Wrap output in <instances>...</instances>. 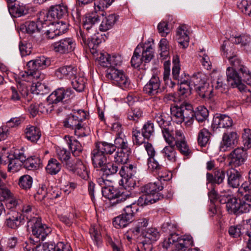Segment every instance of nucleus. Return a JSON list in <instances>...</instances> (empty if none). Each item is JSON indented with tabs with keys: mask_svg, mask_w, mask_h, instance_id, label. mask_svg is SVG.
Segmentation results:
<instances>
[{
	"mask_svg": "<svg viewBox=\"0 0 251 251\" xmlns=\"http://www.w3.org/2000/svg\"><path fill=\"white\" fill-rule=\"evenodd\" d=\"M226 209L235 214L248 213L251 209V182L245 181L238 189L237 196L228 200Z\"/></svg>",
	"mask_w": 251,
	"mask_h": 251,
	"instance_id": "obj_1",
	"label": "nucleus"
},
{
	"mask_svg": "<svg viewBox=\"0 0 251 251\" xmlns=\"http://www.w3.org/2000/svg\"><path fill=\"white\" fill-rule=\"evenodd\" d=\"M86 118V113L81 109L74 110L68 115L64 120V126L74 130L75 134L78 137L87 136L90 134V130L85 127L83 121Z\"/></svg>",
	"mask_w": 251,
	"mask_h": 251,
	"instance_id": "obj_2",
	"label": "nucleus"
},
{
	"mask_svg": "<svg viewBox=\"0 0 251 251\" xmlns=\"http://www.w3.org/2000/svg\"><path fill=\"white\" fill-rule=\"evenodd\" d=\"M172 119L177 124L183 122L187 126H190L194 121L195 111L192 105L183 102L180 106H175L171 108Z\"/></svg>",
	"mask_w": 251,
	"mask_h": 251,
	"instance_id": "obj_3",
	"label": "nucleus"
},
{
	"mask_svg": "<svg viewBox=\"0 0 251 251\" xmlns=\"http://www.w3.org/2000/svg\"><path fill=\"white\" fill-rule=\"evenodd\" d=\"M73 93L70 88H59L52 92L47 98V101L38 105V110L41 113H49L53 110V103H57L64 99L70 98Z\"/></svg>",
	"mask_w": 251,
	"mask_h": 251,
	"instance_id": "obj_4",
	"label": "nucleus"
},
{
	"mask_svg": "<svg viewBox=\"0 0 251 251\" xmlns=\"http://www.w3.org/2000/svg\"><path fill=\"white\" fill-rule=\"evenodd\" d=\"M192 246L193 238L190 235L180 237L177 234H173L171 237L165 239L162 243L164 248L171 249L175 251H185Z\"/></svg>",
	"mask_w": 251,
	"mask_h": 251,
	"instance_id": "obj_5",
	"label": "nucleus"
},
{
	"mask_svg": "<svg viewBox=\"0 0 251 251\" xmlns=\"http://www.w3.org/2000/svg\"><path fill=\"white\" fill-rule=\"evenodd\" d=\"M51 64L50 58L45 56L37 57L35 59L28 61L27 63L28 71L25 72L28 77H33L34 79L40 80L45 78V75L41 73L40 70L45 69Z\"/></svg>",
	"mask_w": 251,
	"mask_h": 251,
	"instance_id": "obj_6",
	"label": "nucleus"
},
{
	"mask_svg": "<svg viewBox=\"0 0 251 251\" xmlns=\"http://www.w3.org/2000/svg\"><path fill=\"white\" fill-rule=\"evenodd\" d=\"M27 227L31 229L32 234L39 241H44L51 232V229L46 224L42 223L39 217H32L27 222Z\"/></svg>",
	"mask_w": 251,
	"mask_h": 251,
	"instance_id": "obj_7",
	"label": "nucleus"
},
{
	"mask_svg": "<svg viewBox=\"0 0 251 251\" xmlns=\"http://www.w3.org/2000/svg\"><path fill=\"white\" fill-rule=\"evenodd\" d=\"M138 211L135 203L132 202L127 205L121 215L115 217L113 221V225L116 228H123L126 226L133 221V215Z\"/></svg>",
	"mask_w": 251,
	"mask_h": 251,
	"instance_id": "obj_8",
	"label": "nucleus"
},
{
	"mask_svg": "<svg viewBox=\"0 0 251 251\" xmlns=\"http://www.w3.org/2000/svg\"><path fill=\"white\" fill-rule=\"evenodd\" d=\"M101 193L104 197L110 200H116L113 202L114 204L124 202L130 197V194L126 192L119 191L109 185L107 186H102Z\"/></svg>",
	"mask_w": 251,
	"mask_h": 251,
	"instance_id": "obj_9",
	"label": "nucleus"
},
{
	"mask_svg": "<svg viewBox=\"0 0 251 251\" xmlns=\"http://www.w3.org/2000/svg\"><path fill=\"white\" fill-rule=\"evenodd\" d=\"M107 77L114 84L123 89H126L129 86L130 80L122 70L109 68L107 71Z\"/></svg>",
	"mask_w": 251,
	"mask_h": 251,
	"instance_id": "obj_10",
	"label": "nucleus"
},
{
	"mask_svg": "<svg viewBox=\"0 0 251 251\" xmlns=\"http://www.w3.org/2000/svg\"><path fill=\"white\" fill-rule=\"evenodd\" d=\"M75 45V40L72 38L68 37L52 43L51 48L54 52L63 54L73 51Z\"/></svg>",
	"mask_w": 251,
	"mask_h": 251,
	"instance_id": "obj_11",
	"label": "nucleus"
},
{
	"mask_svg": "<svg viewBox=\"0 0 251 251\" xmlns=\"http://www.w3.org/2000/svg\"><path fill=\"white\" fill-rule=\"evenodd\" d=\"M45 24L48 21L53 22L57 19H61L67 15V7L63 5H56L52 6L50 10L45 13H42Z\"/></svg>",
	"mask_w": 251,
	"mask_h": 251,
	"instance_id": "obj_12",
	"label": "nucleus"
},
{
	"mask_svg": "<svg viewBox=\"0 0 251 251\" xmlns=\"http://www.w3.org/2000/svg\"><path fill=\"white\" fill-rule=\"evenodd\" d=\"M246 159V151L243 148H237L234 149L227 157L228 166L231 168L241 166L244 163Z\"/></svg>",
	"mask_w": 251,
	"mask_h": 251,
	"instance_id": "obj_13",
	"label": "nucleus"
},
{
	"mask_svg": "<svg viewBox=\"0 0 251 251\" xmlns=\"http://www.w3.org/2000/svg\"><path fill=\"white\" fill-rule=\"evenodd\" d=\"M226 82L232 88H238L240 91H244L246 86L242 83L241 73L232 69L231 67H227L226 70Z\"/></svg>",
	"mask_w": 251,
	"mask_h": 251,
	"instance_id": "obj_14",
	"label": "nucleus"
},
{
	"mask_svg": "<svg viewBox=\"0 0 251 251\" xmlns=\"http://www.w3.org/2000/svg\"><path fill=\"white\" fill-rule=\"evenodd\" d=\"M189 82L195 89L199 93L200 95L203 98L205 97L209 92H212L206 91L208 84L206 82L205 77L201 73H199L193 75Z\"/></svg>",
	"mask_w": 251,
	"mask_h": 251,
	"instance_id": "obj_15",
	"label": "nucleus"
},
{
	"mask_svg": "<svg viewBox=\"0 0 251 251\" xmlns=\"http://www.w3.org/2000/svg\"><path fill=\"white\" fill-rule=\"evenodd\" d=\"M136 172V168L133 165H124L122 167L119 174L122 177L121 181L125 183L126 187L132 188L135 185V182L132 176Z\"/></svg>",
	"mask_w": 251,
	"mask_h": 251,
	"instance_id": "obj_16",
	"label": "nucleus"
},
{
	"mask_svg": "<svg viewBox=\"0 0 251 251\" xmlns=\"http://www.w3.org/2000/svg\"><path fill=\"white\" fill-rule=\"evenodd\" d=\"M143 91L149 96H155L161 93L162 90L159 77L153 75L144 86Z\"/></svg>",
	"mask_w": 251,
	"mask_h": 251,
	"instance_id": "obj_17",
	"label": "nucleus"
},
{
	"mask_svg": "<svg viewBox=\"0 0 251 251\" xmlns=\"http://www.w3.org/2000/svg\"><path fill=\"white\" fill-rule=\"evenodd\" d=\"M45 22L42 13L40 14L38 21H27L21 25L20 29L23 32L32 34L37 31H39L44 27Z\"/></svg>",
	"mask_w": 251,
	"mask_h": 251,
	"instance_id": "obj_18",
	"label": "nucleus"
},
{
	"mask_svg": "<svg viewBox=\"0 0 251 251\" xmlns=\"http://www.w3.org/2000/svg\"><path fill=\"white\" fill-rule=\"evenodd\" d=\"M165 182V181H164L163 179L158 178L155 182H151L145 185L143 187L142 191L143 193L151 195L156 198V195H158V196L161 195L158 192L163 190L164 183Z\"/></svg>",
	"mask_w": 251,
	"mask_h": 251,
	"instance_id": "obj_19",
	"label": "nucleus"
},
{
	"mask_svg": "<svg viewBox=\"0 0 251 251\" xmlns=\"http://www.w3.org/2000/svg\"><path fill=\"white\" fill-rule=\"evenodd\" d=\"M92 164L95 168H100L106 162L107 156L96 145L91 153Z\"/></svg>",
	"mask_w": 251,
	"mask_h": 251,
	"instance_id": "obj_20",
	"label": "nucleus"
},
{
	"mask_svg": "<svg viewBox=\"0 0 251 251\" xmlns=\"http://www.w3.org/2000/svg\"><path fill=\"white\" fill-rule=\"evenodd\" d=\"M238 138V136L235 131H227L224 133L220 146V151H226L228 148L237 143Z\"/></svg>",
	"mask_w": 251,
	"mask_h": 251,
	"instance_id": "obj_21",
	"label": "nucleus"
},
{
	"mask_svg": "<svg viewBox=\"0 0 251 251\" xmlns=\"http://www.w3.org/2000/svg\"><path fill=\"white\" fill-rule=\"evenodd\" d=\"M226 44L227 43L225 42L221 46V50L224 52V55L228 58L231 66L229 67H231L232 69L241 73L244 70L243 67H246L243 65L241 59L236 55L228 54V53L226 52L225 50Z\"/></svg>",
	"mask_w": 251,
	"mask_h": 251,
	"instance_id": "obj_22",
	"label": "nucleus"
},
{
	"mask_svg": "<svg viewBox=\"0 0 251 251\" xmlns=\"http://www.w3.org/2000/svg\"><path fill=\"white\" fill-rule=\"evenodd\" d=\"M176 40L183 48H186L189 45V37L187 26L185 25H179L176 34Z\"/></svg>",
	"mask_w": 251,
	"mask_h": 251,
	"instance_id": "obj_23",
	"label": "nucleus"
},
{
	"mask_svg": "<svg viewBox=\"0 0 251 251\" xmlns=\"http://www.w3.org/2000/svg\"><path fill=\"white\" fill-rule=\"evenodd\" d=\"M226 174L228 186L232 188H238L243 179L241 172L232 168L228 170Z\"/></svg>",
	"mask_w": 251,
	"mask_h": 251,
	"instance_id": "obj_24",
	"label": "nucleus"
},
{
	"mask_svg": "<svg viewBox=\"0 0 251 251\" xmlns=\"http://www.w3.org/2000/svg\"><path fill=\"white\" fill-rule=\"evenodd\" d=\"M148 169L153 173H155L158 175V177L163 179L165 181L168 178L166 176L163 174V170H164L162 165H160L154 158L151 157L148 159Z\"/></svg>",
	"mask_w": 251,
	"mask_h": 251,
	"instance_id": "obj_25",
	"label": "nucleus"
},
{
	"mask_svg": "<svg viewBox=\"0 0 251 251\" xmlns=\"http://www.w3.org/2000/svg\"><path fill=\"white\" fill-rule=\"evenodd\" d=\"M29 78L32 79V84L30 89L32 93L37 95H44L49 93V88L45 83L42 82L43 79H36L33 77Z\"/></svg>",
	"mask_w": 251,
	"mask_h": 251,
	"instance_id": "obj_26",
	"label": "nucleus"
},
{
	"mask_svg": "<svg viewBox=\"0 0 251 251\" xmlns=\"http://www.w3.org/2000/svg\"><path fill=\"white\" fill-rule=\"evenodd\" d=\"M233 121L231 118L225 114H217L213 120V124L219 128H228L232 126Z\"/></svg>",
	"mask_w": 251,
	"mask_h": 251,
	"instance_id": "obj_27",
	"label": "nucleus"
},
{
	"mask_svg": "<svg viewBox=\"0 0 251 251\" xmlns=\"http://www.w3.org/2000/svg\"><path fill=\"white\" fill-rule=\"evenodd\" d=\"M12 92L11 99L14 100H18L20 99V94L23 97L27 96L28 93V90L25 82L23 83H20L16 87L12 86L11 87Z\"/></svg>",
	"mask_w": 251,
	"mask_h": 251,
	"instance_id": "obj_28",
	"label": "nucleus"
},
{
	"mask_svg": "<svg viewBox=\"0 0 251 251\" xmlns=\"http://www.w3.org/2000/svg\"><path fill=\"white\" fill-rule=\"evenodd\" d=\"M226 81L225 76L218 75L217 78L214 79L212 81L213 90H217V92L219 93H226L229 86Z\"/></svg>",
	"mask_w": 251,
	"mask_h": 251,
	"instance_id": "obj_29",
	"label": "nucleus"
},
{
	"mask_svg": "<svg viewBox=\"0 0 251 251\" xmlns=\"http://www.w3.org/2000/svg\"><path fill=\"white\" fill-rule=\"evenodd\" d=\"M25 138L33 143L37 142L41 136L40 129L34 126H27L25 129Z\"/></svg>",
	"mask_w": 251,
	"mask_h": 251,
	"instance_id": "obj_30",
	"label": "nucleus"
},
{
	"mask_svg": "<svg viewBox=\"0 0 251 251\" xmlns=\"http://www.w3.org/2000/svg\"><path fill=\"white\" fill-rule=\"evenodd\" d=\"M118 19V17L115 14H111L105 16L102 20L100 25V30L106 31L111 29L115 24Z\"/></svg>",
	"mask_w": 251,
	"mask_h": 251,
	"instance_id": "obj_31",
	"label": "nucleus"
},
{
	"mask_svg": "<svg viewBox=\"0 0 251 251\" xmlns=\"http://www.w3.org/2000/svg\"><path fill=\"white\" fill-rule=\"evenodd\" d=\"M163 157L170 162L174 163L177 160V152L175 145H169L165 146L161 151Z\"/></svg>",
	"mask_w": 251,
	"mask_h": 251,
	"instance_id": "obj_32",
	"label": "nucleus"
},
{
	"mask_svg": "<svg viewBox=\"0 0 251 251\" xmlns=\"http://www.w3.org/2000/svg\"><path fill=\"white\" fill-rule=\"evenodd\" d=\"M43 247L46 248L48 251H72L71 246L63 242H58L56 244L52 242H46L43 244Z\"/></svg>",
	"mask_w": 251,
	"mask_h": 251,
	"instance_id": "obj_33",
	"label": "nucleus"
},
{
	"mask_svg": "<svg viewBox=\"0 0 251 251\" xmlns=\"http://www.w3.org/2000/svg\"><path fill=\"white\" fill-rule=\"evenodd\" d=\"M145 238V242L153 243L156 241L160 237L158 229L155 227H151L144 230L142 233Z\"/></svg>",
	"mask_w": 251,
	"mask_h": 251,
	"instance_id": "obj_34",
	"label": "nucleus"
},
{
	"mask_svg": "<svg viewBox=\"0 0 251 251\" xmlns=\"http://www.w3.org/2000/svg\"><path fill=\"white\" fill-rule=\"evenodd\" d=\"M131 152V150L130 149L127 150L118 149L114 155V161L117 164L126 163Z\"/></svg>",
	"mask_w": 251,
	"mask_h": 251,
	"instance_id": "obj_35",
	"label": "nucleus"
},
{
	"mask_svg": "<svg viewBox=\"0 0 251 251\" xmlns=\"http://www.w3.org/2000/svg\"><path fill=\"white\" fill-rule=\"evenodd\" d=\"M65 138L74 155L78 156L82 151V147L80 143L72 137L66 136Z\"/></svg>",
	"mask_w": 251,
	"mask_h": 251,
	"instance_id": "obj_36",
	"label": "nucleus"
},
{
	"mask_svg": "<svg viewBox=\"0 0 251 251\" xmlns=\"http://www.w3.org/2000/svg\"><path fill=\"white\" fill-rule=\"evenodd\" d=\"M22 219L21 215L18 212H13L12 214H10L5 223L8 227L16 229L20 226Z\"/></svg>",
	"mask_w": 251,
	"mask_h": 251,
	"instance_id": "obj_37",
	"label": "nucleus"
},
{
	"mask_svg": "<svg viewBox=\"0 0 251 251\" xmlns=\"http://www.w3.org/2000/svg\"><path fill=\"white\" fill-rule=\"evenodd\" d=\"M86 80L83 74L79 73L77 76L73 78L71 83L74 89L78 92H82L84 89Z\"/></svg>",
	"mask_w": 251,
	"mask_h": 251,
	"instance_id": "obj_38",
	"label": "nucleus"
},
{
	"mask_svg": "<svg viewBox=\"0 0 251 251\" xmlns=\"http://www.w3.org/2000/svg\"><path fill=\"white\" fill-rule=\"evenodd\" d=\"M61 164L55 158H50L46 167L48 174L51 175L57 174L61 170Z\"/></svg>",
	"mask_w": 251,
	"mask_h": 251,
	"instance_id": "obj_39",
	"label": "nucleus"
},
{
	"mask_svg": "<svg viewBox=\"0 0 251 251\" xmlns=\"http://www.w3.org/2000/svg\"><path fill=\"white\" fill-rule=\"evenodd\" d=\"M116 149L119 150H127L130 149L128 144L127 140L123 133H116V137L114 140Z\"/></svg>",
	"mask_w": 251,
	"mask_h": 251,
	"instance_id": "obj_40",
	"label": "nucleus"
},
{
	"mask_svg": "<svg viewBox=\"0 0 251 251\" xmlns=\"http://www.w3.org/2000/svg\"><path fill=\"white\" fill-rule=\"evenodd\" d=\"M8 7L10 14L15 17H20L25 14L26 13L25 6L23 3L18 4L15 3L13 5H8Z\"/></svg>",
	"mask_w": 251,
	"mask_h": 251,
	"instance_id": "obj_41",
	"label": "nucleus"
},
{
	"mask_svg": "<svg viewBox=\"0 0 251 251\" xmlns=\"http://www.w3.org/2000/svg\"><path fill=\"white\" fill-rule=\"evenodd\" d=\"M100 169L103 176H109L115 174L119 169V166L117 163L109 162L107 160V162Z\"/></svg>",
	"mask_w": 251,
	"mask_h": 251,
	"instance_id": "obj_42",
	"label": "nucleus"
},
{
	"mask_svg": "<svg viewBox=\"0 0 251 251\" xmlns=\"http://www.w3.org/2000/svg\"><path fill=\"white\" fill-rule=\"evenodd\" d=\"M142 50V46L138 45L134 50L133 55L131 59V65L134 68H139L141 64L144 62L140 55Z\"/></svg>",
	"mask_w": 251,
	"mask_h": 251,
	"instance_id": "obj_43",
	"label": "nucleus"
},
{
	"mask_svg": "<svg viewBox=\"0 0 251 251\" xmlns=\"http://www.w3.org/2000/svg\"><path fill=\"white\" fill-rule=\"evenodd\" d=\"M99 17L96 14H89L86 16L83 20V27L84 28L88 31L92 29L94 25L99 21Z\"/></svg>",
	"mask_w": 251,
	"mask_h": 251,
	"instance_id": "obj_44",
	"label": "nucleus"
},
{
	"mask_svg": "<svg viewBox=\"0 0 251 251\" xmlns=\"http://www.w3.org/2000/svg\"><path fill=\"white\" fill-rule=\"evenodd\" d=\"M231 41L233 43L240 44L243 47L250 46L251 45V36L243 34L232 37Z\"/></svg>",
	"mask_w": 251,
	"mask_h": 251,
	"instance_id": "obj_45",
	"label": "nucleus"
},
{
	"mask_svg": "<svg viewBox=\"0 0 251 251\" xmlns=\"http://www.w3.org/2000/svg\"><path fill=\"white\" fill-rule=\"evenodd\" d=\"M96 146L102 151L106 156L112 154L116 150L114 144L106 142H99L96 143Z\"/></svg>",
	"mask_w": 251,
	"mask_h": 251,
	"instance_id": "obj_46",
	"label": "nucleus"
},
{
	"mask_svg": "<svg viewBox=\"0 0 251 251\" xmlns=\"http://www.w3.org/2000/svg\"><path fill=\"white\" fill-rule=\"evenodd\" d=\"M211 133L208 129L203 128L199 132L198 142L201 147L205 146L209 141Z\"/></svg>",
	"mask_w": 251,
	"mask_h": 251,
	"instance_id": "obj_47",
	"label": "nucleus"
},
{
	"mask_svg": "<svg viewBox=\"0 0 251 251\" xmlns=\"http://www.w3.org/2000/svg\"><path fill=\"white\" fill-rule=\"evenodd\" d=\"M82 163V161L78 158H75L74 159H71L70 158L64 162L63 166L67 169L69 172L74 173L80 164Z\"/></svg>",
	"mask_w": 251,
	"mask_h": 251,
	"instance_id": "obj_48",
	"label": "nucleus"
},
{
	"mask_svg": "<svg viewBox=\"0 0 251 251\" xmlns=\"http://www.w3.org/2000/svg\"><path fill=\"white\" fill-rule=\"evenodd\" d=\"M141 130L143 137L145 139H149L154 133L153 123L151 121H148L144 125Z\"/></svg>",
	"mask_w": 251,
	"mask_h": 251,
	"instance_id": "obj_49",
	"label": "nucleus"
},
{
	"mask_svg": "<svg viewBox=\"0 0 251 251\" xmlns=\"http://www.w3.org/2000/svg\"><path fill=\"white\" fill-rule=\"evenodd\" d=\"M142 58L145 63L149 62L153 57V49L151 45L142 46Z\"/></svg>",
	"mask_w": 251,
	"mask_h": 251,
	"instance_id": "obj_50",
	"label": "nucleus"
},
{
	"mask_svg": "<svg viewBox=\"0 0 251 251\" xmlns=\"http://www.w3.org/2000/svg\"><path fill=\"white\" fill-rule=\"evenodd\" d=\"M208 110L203 106H200L195 111L194 117L199 122H202L206 120L208 116Z\"/></svg>",
	"mask_w": 251,
	"mask_h": 251,
	"instance_id": "obj_51",
	"label": "nucleus"
},
{
	"mask_svg": "<svg viewBox=\"0 0 251 251\" xmlns=\"http://www.w3.org/2000/svg\"><path fill=\"white\" fill-rule=\"evenodd\" d=\"M143 111L140 107H133L128 111L127 118L129 120L137 122L143 117Z\"/></svg>",
	"mask_w": 251,
	"mask_h": 251,
	"instance_id": "obj_52",
	"label": "nucleus"
},
{
	"mask_svg": "<svg viewBox=\"0 0 251 251\" xmlns=\"http://www.w3.org/2000/svg\"><path fill=\"white\" fill-rule=\"evenodd\" d=\"M32 178L27 175L21 176L19 180V186L25 190L29 189L32 186Z\"/></svg>",
	"mask_w": 251,
	"mask_h": 251,
	"instance_id": "obj_53",
	"label": "nucleus"
},
{
	"mask_svg": "<svg viewBox=\"0 0 251 251\" xmlns=\"http://www.w3.org/2000/svg\"><path fill=\"white\" fill-rule=\"evenodd\" d=\"M46 23L47 24H45V25L47 26L51 25V26L55 28L56 31H58V32L60 31V35L62 34V33H64L66 31L68 27L67 24L62 21H61L60 22L53 21V22L48 21L47 22H46Z\"/></svg>",
	"mask_w": 251,
	"mask_h": 251,
	"instance_id": "obj_54",
	"label": "nucleus"
},
{
	"mask_svg": "<svg viewBox=\"0 0 251 251\" xmlns=\"http://www.w3.org/2000/svg\"><path fill=\"white\" fill-rule=\"evenodd\" d=\"M179 152L184 156H188L191 153V151L186 140L178 141L174 143Z\"/></svg>",
	"mask_w": 251,
	"mask_h": 251,
	"instance_id": "obj_55",
	"label": "nucleus"
},
{
	"mask_svg": "<svg viewBox=\"0 0 251 251\" xmlns=\"http://www.w3.org/2000/svg\"><path fill=\"white\" fill-rule=\"evenodd\" d=\"M74 174L84 180H87L89 177L87 167L83 162L76 168Z\"/></svg>",
	"mask_w": 251,
	"mask_h": 251,
	"instance_id": "obj_56",
	"label": "nucleus"
},
{
	"mask_svg": "<svg viewBox=\"0 0 251 251\" xmlns=\"http://www.w3.org/2000/svg\"><path fill=\"white\" fill-rule=\"evenodd\" d=\"M57 156L63 164L70 158V152L66 149L58 147L56 149Z\"/></svg>",
	"mask_w": 251,
	"mask_h": 251,
	"instance_id": "obj_57",
	"label": "nucleus"
},
{
	"mask_svg": "<svg viewBox=\"0 0 251 251\" xmlns=\"http://www.w3.org/2000/svg\"><path fill=\"white\" fill-rule=\"evenodd\" d=\"M243 230V227L241 225L232 226L229 227L228 233L233 238H238L244 234Z\"/></svg>",
	"mask_w": 251,
	"mask_h": 251,
	"instance_id": "obj_58",
	"label": "nucleus"
},
{
	"mask_svg": "<svg viewBox=\"0 0 251 251\" xmlns=\"http://www.w3.org/2000/svg\"><path fill=\"white\" fill-rule=\"evenodd\" d=\"M159 47L161 50L160 56L162 59H165L169 55L168 42L166 39L162 38L160 40Z\"/></svg>",
	"mask_w": 251,
	"mask_h": 251,
	"instance_id": "obj_59",
	"label": "nucleus"
},
{
	"mask_svg": "<svg viewBox=\"0 0 251 251\" xmlns=\"http://www.w3.org/2000/svg\"><path fill=\"white\" fill-rule=\"evenodd\" d=\"M173 66L172 68V75L174 79L175 80L178 79L180 76V67L179 60L177 56H174L173 59Z\"/></svg>",
	"mask_w": 251,
	"mask_h": 251,
	"instance_id": "obj_60",
	"label": "nucleus"
},
{
	"mask_svg": "<svg viewBox=\"0 0 251 251\" xmlns=\"http://www.w3.org/2000/svg\"><path fill=\"white\" fill-rule=\"evenodd\" d=\"M101 39L99 34H95L89 38V41L87 43V46L90 49L95 50L98 46L101 43Z\"/></svg>",
	"mask_w": 251,
	"mask_h": 251,
	"instance_id": "obj_61",
	"label": "nucleus"
},
{
	"mask_svg": "<svg viewBox=\"0 0 251 251\" xmlns=\"http://www.w3.org/2000/svg\"><path fill=\"white\" fill-rule=\"evenodd\" d=\"M162 230L169 234L168 237H171L172 234H176V232L177 230V226L170 223H164L162 226Z\"/></svg>",
	"mask_w": 251,
	"mask_h": 251,
	"instance_id": "obj_62",
	"label": "nucleus"
},
{
	"mask_svg": "<svg viewBox=\"0 0 251 251\" xmlns=\"http://www.w3.org/2000/svg\"><path fill=\"white\" fill-rule=\"evenodd\" d=\"M109 67L111 68H114L116 66H120L123 62V58L121 55L119 54H113L110 55Z\"/></svg>",
	"mask_w": 251,
	"mask_h": 251,
	"instance_id": "obj_63",
	"label": "nucleus"
},
{
	"mask_svg": "<svg viewBox=\"0 0 251 251\" xmlns=\"http://www.w3.org/2000/svg\"><path fill=\"white\" fill-rule=\"evenodd\" d=\"M243 142L244 146L247 148H251V130L249 128L244 129L242 135Z\"/></svg>",
	"mask_w": 251,
	"mask_h": 251,
	"instance_id": "obj_64",
	"label": "nucleus"
}]
</instances>
